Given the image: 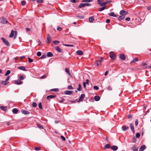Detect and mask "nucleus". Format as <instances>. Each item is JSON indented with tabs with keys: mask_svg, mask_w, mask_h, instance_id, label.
Listing matches in <instances>:
<instances>
[{
	"mask_svg": "<svg viewBox=\"0 0 151 151\" xmlns=\"http://www.w3.org/2000/svg\"><path fill=\"white\" fill-rule=\"evenodd\" d=\"M17 31H14L12 30L11 31V34H10L9 37H14V39H15L17 36Z\"/></svg>",
	"mask_w": 151,
	"mask_h": 151,
	"instance_id": "obj_1",
	"label": "nucleus"
},
{
	"mask_svg": "<svg viewBox=\"0 0 151 151\" xmlns=\"http://www.w3.org/2000/svg\"><path fill=\"white\" fill-rule=\"evenodd\" d=\"M103 60V58H102L99 60H96L95 61V64L98 66H100L101 65V62Z\"/></svg>",
	"mask_w": 151,
	"mask_h": 151,
	"instance_id": "obj_2",
	"label": "nucleus"
},
{
	"mask_svg": "<svg viewBox=\"0 0 151 151\" xmlns=\"http://www.w3.org/2000/svg\"><path fill=\"white\" fill-rule=\"evenodd\" d=\"M1 40L7 46H9V44L7 40L4 38L1 37Z\"/></svg>",
	"mask_w": 151,
	"mask_h": 151,
	"instance_id": "obj_3",
	"label": "nucleus"
},
{
	"mask_svg": "<svg viewBox=\"0 0 151 151\" xmlns=\"http://www.w3.org/2000/svg\"><path fill=\"white\" fill-rule=\"evenodd\" d=\"M0 22L3 24H5L7 22V21L5 18L1 17L0 19Z\"/></svg>",
	"mask_w": 151,
	"mask_h": 151,
	"instance_id": "obj_4",
	"label": "nucleus"
},
{
	"mask_svg": "<svg viewBox=\"0 0 151 151\" xmlns=\"http://www.w3.org/2000/svg\"><path fill=\"white\" fill-rule=\"evenodd\" d=\"M110 57L112 60H114L116 58V55L113 52H111L109 53Z\"/></svg>",
	"mask_w": 151,
	"mask_h": 151,
	"instance_id": "obj_5",
	"label": "nucleus"
},
{
	"mask_svg": "<svg viewBox=\"0 0 151 151\" xmlns=\"http://www.w3.org/2000/svg\"><path fill=\"white\" fill-rule=\"evenodd\" d=\"M52 40V38L50 36L49 34H48L47 35V44H49L50 42Z\"/></svg>",
	"mask_w": 151,
	"mask_h": 151,
	"instance_id": "obj_6",
	"label": "nucleus"
},
{
	"mask_svg": "<svg viewBox=\"0 0 151 151\" xmlns=\"http://www.w3.org/2000/svg\"><path fill=\"white\" fill-rule=\"evenodd\" d=\"M85 95L84 94H82L80 96L79 100L78 101V102H80L82 101V100L85 97Z\"/></svg>",
	"mask_w": 151,
	"mask_h": 151,
	"instance_id": "obj_7",
	"label": "nucleus"
},
{
	"mask_svg": "<svg viewBox=\"0 0 151 151\" xmlns=\"http://www.w3.org/2000/svg\"><path fill=\"white\" fill-rule=\"evenodd\" d=\"M21 111L22 113L24 114H30V112L29 111L24 109H22Z\"/></svg>",
	"mask_w": 151,
	"mask_h": 151,
	"instance_id": "obj_8",
	"label": "nucleus"
},
{
	"mask_svg": "<svg viewBox=\"0 0 151 151\" xmlns=\"http://www.w3.org/2000/svg\"><path fill=\"white\" fill-rule=\"evenodd\" d=\"M56 96L55 95H50L48 96L47 97V99L48 100H49L50 99H53L56 97Z\"/></svg>",
	"mask_w": 151,
	"mask_h": 151,
	"instance_id": "obj_9",
	"label": "nucleus"
},
{
	"mask_svg": "<svg viewBox=\"0 0 151 151\" xmlns=\"http://www.w3.org/2000/svg\"><path fill=\"white\" fill-rule=\"evenodd\" d=\"M119 58L122 60H124L126 59L125 55L123 54H121L119 55Z\"/></svg>",
	"mask_w": 151,
	"mask_h": 151,
	"instance_id": "obj_10",
	"label": "nucleus"
},
{
	"mask_svg": "<svg viewBox=\"0 0 151 151\" xmlns=\"http://www.w3.org/2000/svg\"><path fill=\"white\" fill-rule=\"evenodd\" d=\"M129 127L128 126H126L125 125H123L122 127V129L123 131H125L126 130L128 129Z\"/></svg>",
	"mask_w": 151,
	"mask_h": 151,
	"instance_id": "obj_11",
	"label": "nucleus"
},
{
	"mask_svg": "<svg viewBox=\"0 0 151 151\" xmlns=\"http://www.w3.org/2000/svg\"><path fill=\"white\" fill-rule=\"evenodd\" d=\"M131 150L132 151H138V148L136 145L132 147Z\"/></svg>",
	"mask_w": 151,
	"mask_h": 151,
	"instance_id": "obj_12",
	"label": "nucleus"
},
{
	"mask_svg": "<svg viewBox=\"0 0 151 151\" xmlns=\"http://www.w3.org/2000/svg\"><path fill=\"white\" fill-rule=\"evenodd\" d=\"M72 93V91H64V93L66 95H70Z\"/></svg>",
	"mask_w": 151,
	"mask_h": 151,
	"instance_id": "obj_13",
	"label": "nucleus"
},
{
	"mask_svg": "<svg viewBox=\"0 0 151 151\" xmlns=\"http://www.w3.org/2000/svg\"><path fill=\"white\" fill-rule=\"evenodd\" d=\"M111 148L113 150L115 151L117 150L118 147L116 145H113L111 147Z\"/></svg>",
	"mask_w": 151,
	"mask_h": 151,
	"instance_id": "obj_14",
	"label": "nucleus"
},
{
	"mask_svg": "<svg viewBox=\"0 0 151 151\" xmlns=\"http://www.w3.org/2000/svg\"><path fill=\"white\" fill-rule=\"evenodd\" d=\"M120 14L124 15L127 14V12L124 10H121L119 13Z\"/></svg>",
	"mask_w": 151,
	"mask_h": 151,
	"instance_id": "obj_15",
	"label": "nucleus"
},
{
	"mask_svg": "<svg viewBox=\"0 0 151 151\" xmlns=\"http://www.w3.org/2000/svg\"><path fill=\"white\" fill-rule=\"evenodd\" d=\"M76 53L77 55H81L83 54V51L80 50H78L76 52Z\"/></svg>",
	"mask_w": 151,
	"mask_h": 151,
	"instance_id": "obj_16",
	"label": "nucleus"
},
{
	"mask_svg": "<svg viewBox=\"0 0 151 151\" xmlns=\"http://www.w3.org/2000/svg\"><path fill=\"white\" fill-rule=\"evenodd\" d=\"M146 148V146L145 145H143L140 147L139 150L140 151H143Z\"/></svg>",
	"mask_w": 151,
	"mask_h": 151,
	"instance_id": "obj_17",
	"label": "nucleus"
},
{
	"mask_svg": "<svg viewBox=\"0 0 151 151\" xmlns=\"http://www.w3.org/2000/svg\"><path fill=\"white\" fill-rule=\"evenodd\" d=\"M18 68L19 69L23 70V71H27V70L25 68L24 66H19L18 67Z\"/></svg>",
	"mask_w": 151,
	"mask_h": 151,
	"instance_id": "obj_18",
	"label": "nucleus"
},
{
	"mask_svg": "<svg viewBox=\"0 0 151 151\" xmlns=\"http://www.w3.org/2000/svg\"><path fill=\"white\" fill-rule=\"evenodd\" d=\"M55 49L56 50L59 52H62V50L60 49V47L59 46H57L56 47Z\"/></svg>",
	"mask_w": 151,
	"mask_h": 151,
	"instance_id": "obj_19",
	"label": "nucleus"
},
{
	"mask_svg": "<svg viewBox=\"0 0 151 151\" xmlns=\"http://www.w3.org/2000/svg\"><path fill=\"white\" fill-rule=\"evenodd\" d=\"M94 99L96 101H98L100 99V98L99 96H94Z\"/></svg>",
	"mask_w": 151,
	"mask_h": 151,
	"instance_id": "obj_20",
	"label": "nucleus"
},
{
	"mask_svg": "<svg viewBox=\"0 0 151 151\" xmlns=\"http://www.w3.org/2000/svg\"><path fill=\"white\" fill-rule=\"evenodd\" d=\"M130 128H131V130L132 131L133 133H134L135 132L134 128V127L132 125V123H130Z\"/></svg>",
	"mask_w": 151,
	"mask_h": 151,
	"instance_id": "obj_21",
	"label": "nucleus"
},
{
	"mask_svg": "<svg viewBox=\"0 0 151 151\" xmlns=\"http://www.w3.org/2000/svg\"><path fill=\"white\" fill-rule=\"evenodd\" d=\"M108 15L110 16L114 17H117L116 15L115 14L114 12H110L108 14Z\"/></svg>",
	"mask_w": 151,
	"mask_h": 151,
	"instance_id": "obj_22",
	"label": "nucleus"
},
{
	"mask_svg": "<svg viewBox=\"0 0 151 151\" xmlns=\"http://www.w3.org/2000/svg\"><path fill=\"white\" fill-rule=\"evenodd\" d=\"M14 83L15 84L19 85L22 84V82L19 80H16L15 81Z\"/></svg>",
	"mask_w": 151,
	"mask_h": 151,
	"instance_id": "obj_23",
	"label": "nucleus"
},
{
	"mask_svg": "<svg viewBox=\"0 0 151 151\" xmlns=\"http://www.w3.org/2000/svg\"><path fill=\"white\" fill-rule=\"evenodd\" d=\"M47 55L48 57H51L53 56V54L50 52H48L47 53Z\"/></svg>",
	"mask_w": 151,
	"mask_h": 151,
	"instance_id": "obj_24",
	"label": "nucleus"
},
{
	"mask_svg": "<svg viewBox=\"0 0 151 151\" xmlns=\"http://www.w3.org/2000/svg\"><path fill=\"white\" fill-rule=\"evenodd\" d=\"M0 109L4 111H6L7 110V109L6 107L1 106H0Z\"/></svg>",
	"mask_w": 151,
	"mask_h": 151,
	"instance_id": "obj_25",
	"label": "nucleus"
},
{
	"mask_svg": "<svg viewBox=\"0 0 151 151\" xmlns=\"http://www.w3.org/2000/svg\"><path fill=\"white\" fill-rule=\"evenodd\" d=\"M125 18V16L124 15H122L121 16H120L118 17V20H121Z\"/></svg>",
	"mask_w": 151,
	"mask_h": 151,
	"instance_id": "obj_26",
	"label": "nucleus"
},
{
	"mask_svg": "<svg viewBox=\"0 0 151 151\" xmlns=\"http://www.w3.org/2000/svg\"><path fill=\"white\" fill-rule=\"evenodd\" d=\"M110 145L109 144H106L105 146L104 147V149H108L110 148Z\"/></svg>",
	"mask_w": 151,
	"mask_h": 151,
	"instance_id": "obj_27",
	"label": "nucleus"
},
{
	"mask_svg": "<svg viewBox=\"0 0 151 151\" xmlns=\"http://www.w3.org/2000/svg\"><path fill=\"white\" fill-rule=\"evenodd\" d=\"M89 20L90 22H92L94 20V18L93 16L90 17Z\"/></svg>",
	"mask_w": 151,
	"mask_h": 151,
	"instance_id": "obj_28",
	"label": "nucleus"
},
{
	"mask_svg": "<svg viewBox=\"0 0 151 151\" xmlns=\"http://www.w3.org/2000/svg\"><path fill=\"white\" fill-rule=\"evenodd\" d=\"M12 111L13 113L15 114L17 113L18 112L17 109L16 108L13 109L12 110Z\"/></svg>",
	"mask_w": 151,
	"mask_h": 151,
	"instance_id": "obj_29",
	"label": "nucleus"
},
{
	"mask_svg": "<svg viewBox=\"0 0 151 151\" xmlns=\"http://www.w3.org/2000/svg\"><path fill=\"white\" fill-rule=\"evenodd\" d=\"M2 84L4 85H6L8 84L9 83L8 82H6L5 81H2L1 82Z\"/></svg>",
	"mask_w": 151,
	"mask_h": 151,
	"instance_id": "obj_30",
	"label": "nucleus"
},
{
	"mask_svg": "<svg viewBox=\"0 0 151 151\" xmlns=\"http://www.w3.org/2000/svg\"><path fill=\"white\" fill-rule=\"evenodd\" d=\"M85 3H81L80 5H79V8H81L82 7H85Z\"/></svg>",
	"mask_w": 151,
	"mask_h": 151,
	"instance_id": "obj_31",
	"label": "nucleus"
},
{
	"mask_svg": "<svg viewBox=\"0 0 151 151\" xmlns=\"http://www.w3.org/2000/svg\"><path fill=\"white\" fill-rule=\"evenodd\" d=\"M37 126L40 129H43L44 127H43V126L40 125V124H37Z\"/></svg>",
	"mask_w": 151,
	"mask_h": 151,
	"instance_id": "obj_32",
	"label": "nucleus"
},
{
	"mask_svg": "<svg viewBox=\"0 0 151 151\" xmlns=\"http://www.w3.org/2000/svg\"><path fill=\"white\" fill-rule=\"evenodd\" d=\"M77 90L78 91H80L82 90V88L81 87V84H79L78 86V87L77 88Z\"/></svg>",
	"mask_w": 151,
	"mask_h": 151,
	"instance_id": "obj_33",
	"label": "nucleus"
},
{
	"mask_svg": "<svg viewBox=\"0 0 151 151\" xmlns=\"http://www.w3.org/2000/svg\"><path fill=\"white\" fill-rule=\"evenodd\" d=\"M11 73V71L10 70H7V71L6 72V73L5 74V75L6 76H8V75H9Z\"/></svg>",
	"mask_w": 151,
	"mask_h": 151,
	"instance_id": "obj_34",
	"label": "nucleus"
},
{
	"mask_svg": "<svg viewBox=\"0 0 151 151\" xmlns=\"http://www.w3.org/2000/svg\"><path fill=\"white\" fill-rule=\"evenodd\" d=\"M92 1V0H83L82 2H89Z\"/></svg>",
	"mask_w": 151,
	"mask_h": 151,
	"instance_id": "obj_35",
	"label": "nucleus"
},
{
	"mask_svg": "<svg viewBox=\"0 0 151 151\" xmlns=\"http://www.w3.org/2000/svg\"><path fill=\"white\" fill-rule=\"evenodd\" d=\"M51 91H54L55 92H58L59 91V90L58 88H54L51 89L50 90Z\"/></svg>",
	"mask_w": 151,
	"mask_h": 151,
	"instance_id": "obj_36",
	"label": "nucleus"
},
{
	"mask_svg": "<svg viewBox=\"0 0 151 151\" xmlns=\"http://www.w3.org/2000/svg\"><path fill=\"white\" fill-rule=\"evenodd\" d=\"M104 0H97L98 4L100 5V4L103 2Z\"/></svg>",
	"mask_w": 151,
	"mask_h": 151,
	"instance_id": "obj_37",
	"label": "nucleus"
},
{
	"mask_svg": "<svg viewBox=\"0 0 151 151\" xmlns=\"http://www.w3.org/2000/svg\"><path fill=\"white\" fill-rule=\"evenodd\" d=\"M106 8V6H102V7L101 8L99 9V11H102L104 10Z\"/></svg>",
	"mask_w": 151,
	"mask_h": 151,
	"instance_id": "obj_38",
	"label": "nucleus"
},
{
	"mask_svg": "<svg viewBox=\"0 0 151 151\" xmlns=\"http://www.w3.org/2000/svg\"><path fill=\"white\" fill-rule=\"evenodd\" d=\"M65 72L68 74H70V72L69 71V69L67 68H65Z\"/></svg>",
	"mask_w": 151,
	"mask_h": 151,
	"instance_id": "obj_39",
	"label": "nucleus"
},
{
	"mask_svg": "<svg viewBox=\"0 0 151 151\" xmlns=\"http://www.w3.org/2000/svg\"><path fill=\"white\" fill-rule=\"evenodd\" d=\"M53 43L55 45H57L58 44L60 43V42L58 40H55L53 42Z\"/></svg>",
	"mask_w": 151,
	"mask_h": 151,
	"instance_id": "obj_40",
	"label": "nucleus"
},
{
	"mask_svg": "<svg viewBox=\"0 0 151 151\" xmlns=\"http://www.w3.org/2000/svg\"><path fill=\"white\" fill-rule=\"evenodd\" d=\"M38 106L39 109H42V105L41 102H40L38 104Z\"/></svg>",
	"mask_w": 151,
	"mask_h": 151,
	"instance_id": "obj_41",
	"label": "nucleus"
},
{
	"mask_svg": "<svg viewBox=\"0 0 151 151\" xmlns=\"http://www.w3.org/2000/svg\"><path fill=\"white\" fill-rule=\"evenodd\" d=\"M138 60V58H135L133 60V61L132 62H136Z\"/></svg>",
	"mask_w": 151,
	"mask_h": 151,
	"instance_id": "obj_42",
	"label": "nucleus"
},
{
	"mask_svg": "<svg viewBox=\"0 0 151 151\" xmlns=\"http://www.w3.org/2000/svg\"><path fill=\"white\" fill-rule=\"evenodd\" d=\"M32 106L34 107H36L37 106V104L35 102H33L32 104Z\"/></svg>",
	"mask_w": 151,
	"mask_h": 151,
	"instance_id": "obj_43",
	"label": "nucleus"
},
{
	"mask_svg": "<svg viewBox=\"0 0 151 151\" xmlns=\"http://www.w3.org/2000/svg\"><path fill=\"white\" fill-rule=\"evenodd\" d=\"M135 136L137 138H139L140 136V134L139 133H137L136 134Z\"/></svg>",
	"mask_w": 151,
	"mask_h": 151,
	"instance_id": "obj_44",
	"label": "nucleus"
},
{
	"mask_svg": "<svg viewBox=\"0 0 151 151\" xmlns=\"http://www.w3.org/2000/svg\"><path fill=\"white\" fill-rule=\"evenodd\" d=\"M46 58V55L45 54L43 55L40 58V59H44Z\"/></svg>",
	"mask_w": 151,
	"mask_h": 151,
	"instance_id": "obj_45",
	"label": "nucleus"
},
{
	"mask_svg": "<svg viewBox=\"0 0 151 151\" xmlns=\"http://www.w3.org/2000/svg\"><path fill=\"white\" fill-rule=\"evenodd\" d=\"M28 61L29 63H32L33 61V60L32 59L30 58L29 57H28Z\"/></svg>",
	"mask_w": 151,
	"mask_h": 151,
	"instance_id": "obj_46",
	"label": "nucleus"
},
{
	"mask_svg": "<svg viewBox=\"0 0 151 151\" xmlns=\"http://www.w3.org/2000/svg\"><path fill=\"white\" fill-rule=\"evenodd\" d=\"M63 45L67 47H73V45H70L69 44H64Z\"/></svg>",
	"mask_w": 151,
	"mask_h": 151,
	"instance_id": "obj_47",
	"label": "nucleus"
},
{
	"mask_svg": "<svg viewBox=\"0 0 151 151\" xmlns=\"http://www.w3.org/2000/svg\"><path fill=\"white\" fill-rule=\"evenodd\" d=\"M106 5L105 3V2L102 3L100 4V6H105Z\"/></svg>",
	"mask_w": 151,
	"mask_h": 151,
	"instance_id": "obj_48",
	"label": "nucleus"
},
{
	"mask_svg": "<svg viewBox=\"0 0 151 151\" xmlns=\"http://www.w3.org/2000/svg\"><path fill=\"white\" fill-rule=\"evenodd\" d=\"M19 79L20 80H22L24 79V76L22 75H21L19 77Z\"/></svg>",
	"mask_w": 151,
	"mask_h": 151,
	"instance_id": "obj_49",
	"label": "nucleus"
},
{
	"mask_svg": "<svg viewBox=\"0 0 151 151\" xmlns=\"http://www.w3.org/2000/svg\"><path fill=\"white\" fill-rule=\"evenodd\" d=\"M135 124L136 126H137L138 124V120L137 119L135 120Z\"/></svg>",
	"mask_w": 151,
	"mask_h": 151,
	"instance_id": "obj_50",
	"label": "nucleus"
},
{
	"mask_svg": "<svg viewBox=\"0 0 151 151\" xmlns=\"http://www.w3.org/2000/svg\"><path fill=\"white\" fill-rule=\"evenodd\" d=\"M68 89H73V88L72 86L69 85L68 87Z\"/></svg>",
	"mask_w": 151,
	"mask_h": 151,
	"instance_id": "obj_51",
	"label": "nucleus"
},
{
	"mask_svg": "<svg viewBox=\"0 0 151 151\" xmlns=\"http://www.w3.org/2000/svg\"><path fill=\"white\" fill-rule=\"evenodd\" d=\"M21 4L22 5H24L26 4V2L24 1H22Z\"/></svg>",
	"mask_w": 151,
	"mask_h": 151,
	"instance_id": "obj_52",
	"label": "nucleus"
},
{
	"mask_svg": "<svg viewBox=\"0 0 151 151\" xmlns=\"http://www.w3.org/2000/svg\"><path fill=\"white\" fill-rule=\"evenodd\" d=\"M37 55L38 56H40L41 55V53L40 52H38L37 53Z\"/></svg>",
	"mask_w": 151,
	"mask_h": 151,
	"instance_id": "obj_53",
	"label": "nucleus"
},
{
	"mask_svg": "<svg viewBox=\"0 0 151 151\" xmlns=\"http://www.w3.org/2000/svg\"><path fill=\"white\" fill-rule=\"evenodd\" d=\"M93 88L96 90H98L99 89V88L97 86H94Z\"/></svg>",
	"mask_w": 151,
	"mask_h": 151,
	"instance_id": "obj_54",
	"label": "nucleus"
},
{
	"mask_svg": "<svg viewBox=\"0 0 151 151\" xmlns=\"http://www.w3.org/2000/svg\"><path fill=\"white\" fill-rule=\"evenodd\" d=\"M43 2V0H37V2L38 3H42Z\"/></svg>",
	"mask_w": 151,
	"mask_h": 151,
	"instance_id": "obj_55",
	"label": "nucleus"
},
{
	"mask_svg": "<svg viewBox=\"0 0 151 151\" xmlns=\"http://www.w3.org/2000/svg\"><path fill=\"white\" fill-rule=\"evenodd\" d=\"M60 137L63 141H65V138L64 136H61Z\"/></svg>",
	"mask_w": 151,
	"mask_h": 151,
	"instance_id": "obj_56",
	"label": "nucleus"
},
{
	"mask_svg": "<svg viewBox=\"0 0 151 151\" xmlns=\"http://www.w3.org/2000/svg\"><path fill=\"white\" fill-rule=\"evenodd\" d=\"M35 149L36 150H40V147H35Z\"/></svg>",
	"mask_w": 151,
	"mask_h": 151,
	"instance_id": "obj_57",
	"label": "nucleus"
},
{
	"mask_svg": "<svg viewBox=\"0 0 151 151\" xmlns=\"http://www.w3.org/2000/svg\"><path fill=\"white\" fill-rule=\"evenodd\" d=\"M89 80L88 79H87L86 80V82H85V83H86V84L88 85L89 84Z\"/></svg>",
	"mask_w": 151,
	"mask_h": 151,
	"instance_id": "obj_58",
	"label": "nucleus"
},
{
	"mask_svg": "<svg viewBox=\"0 0 151 151\" xmlns=\"http://www.w3.org/2000/svg\"><path fill=\"white\" fill-rule=\"evenodd\" d=\"M85 6H89L91 5V4L89 3H85Z\"/></svg>",
	"mask_w": 151,
	"mask_h": 151,
	"instance_id": "obj_59",
	"label": "nucleus"
},
{
	"mask_svg": "<svg viewBox=\"0 0 151 151\" xmlns=\"http://www.w3.org/2000/svg\"><path fill=\"white\" fill-rule=\"evenodd\" d=\"M107 90L109 91H111L112 90V88L110 86H109L108 87Z\"/></svg>",
	"mask_w": 151,
	"mask_h": 151,
	"instance_id": "obj_60",
	"label": "nucleus"
},
{
	"mask_svg": "<svg viewBox=\"0 0 151 151\" xmlns=\"http://www.w3.org/2000/svg\"><path fill=\"white\" fill-rule=\"evenodd\" d=\"M9 78L10 77L9 76H8L6 79L5 81L6 82H7V81L9 80Z\"/></svg>",
	"mask_w": 151,
	"mask_h": 151,
	"instance_id": "obj_61",
	"label": "nucleus"
},
{
	"mask_svg": "<svg viewBox=\"0 0 151 151\" xmlns=\"http://www.w3.org/2000/svg\"><path fill=\"white\" fill-rule=\"evenodd\" d=\"M37 42L39 43L38 45H40L41 44V43H42L41 41L39 40H37Z\"/></svg>",
	"mask_w": 151,
	"mask_h": 151,
	"instance_id": "obj_62",
	"label": "nucleus"
},
{
	"mask_svg": "<svg viewBox=\"0 0 151 151\" xmlns=\"http://www.w3.org/2000/svg\"><path fill=\"white\" fill-rule=\"evenodd\" d=\"M128 119H131L132 118V116L131 115L129 114L128 115Z\"/></svg>",
	"mask_w": 151,
	"mask_h": 151,
	"instance_id": "obj_63",
	"label": "nucleus"
},
{
	"mask_svg": "<svg viewBox=\"0 0 151 151\" xmlns=\"http://www.w3.org/2000/svg\"><path fill=\"white\" fill-rule=\"evenodd\" d=\"M46 77V76L45 75H44V76H42L41 77V79H43L44 78H45Z\"/></svg>",
	"mask_w": 151,
	"mask_h": 151,
	"instance_id": "obj_64",
	"label": "nucleus"
}]
</instances>
